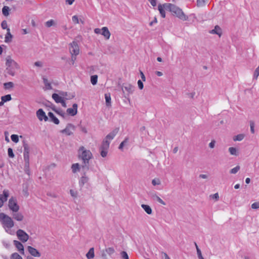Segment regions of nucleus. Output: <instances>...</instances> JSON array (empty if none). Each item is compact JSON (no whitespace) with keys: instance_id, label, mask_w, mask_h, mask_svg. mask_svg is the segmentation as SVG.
<instances>
[{"instance_id":"6ab92c4d","label":"nucleus","mask_w":259,"mask_h":259,"mask_svg":"<svg viewBox=\"0 0 259 259\" xmlns=\"http://www.w3.org/2000/svg\"><path fill=\"white\" fill-rule=\"evenodd\" d=\"M52 97L56 103H60L64 99V97L57 93L53 94Z\"/></svg>"},{"instance_id":"a19ab883","label":"nucleus","mask_w":259,"mask_h":259,"mask_svg":"<svg viewBox=\"0 0 259 259\" xmlns=\"http://www.w3.org/2000/svg\"><path fill=\"white\" fill-rule=\"evenodd\" d=\"M244 138V135L243 134H238L237 136H235L233 138V140L234 141H240L243 139Z\"/></svg>"},{"instance_id":"f03ea898","label":"nucleus","mask_w":259,"mask_h":259,"mask_svg":"<svg viewBox=\"0 0 259 259\" xmlns=\"http://www.w3.org/2000/svg\"><path fill=\"white\" fill-rule=\"evenodd\" d=\"M79 152L81 151V153L79 155L83 161L82 165H81L82 168L84 170H88L89 169V160L91 159L93 155L91 152L89 150H86L83 146H81L78 150Z\"/></svg>"},{"instance_id":"4d7b16f0","label":"nucleus","mask_w":259,"mask_h":259,"mask_svg":"<svg viewBox=\"0 0 259 259\" xmlns=\"http://www.w3.org/2000/svg\"><path fill=\"white\" fill-rule=\"evenodd\" d=\"M251 208L252 209H257L259 208V202H256L251 204Z\"/></svg>"},{"instance_id":"4c0bfd02","label":"nucleus","mask_w":259,"mask_h":259,"mask_svg":"<svg viewBox=\"0 0 259 259\" xmlns=\"http://www.w3.org/2000/svg\"><path fill=\"white\" fill-rule=\"evenodd\" d=\"M1 100H3V102L4 101L5 103L10 101L12 100V97L10 94H8L5 96H3L1 97Z\"/></svg>"},{"instance_id":"8fccbe9b","label":"nucleus","mask_w":259,"mask_h":259,"mask_svg":"<svg viewBox=\"0 0 259 259\" xmlns=\"http://www.w3.org/2000/svg\"><path fill=\"white\" fill-rule=\"evenodd\" d=\"M70 194L71 196L75 198L77 197L78 193L76 191H74V190L70 189L69 191Z\"/></svg>"},{"instance_id":"1a4fd4ad","label":"nucleus","mask_w":259,"mask_h":259,"mask_svg":"<svg viewBox=\"0 0 259 259\" xmlns=\"http://www.w3.org/2000/svg\"><path fill=\"white\" fill-rule=\"evenodd\" d=\"M71 129L74 131L75 129V126L72 123H68L64 129L60 131V133L67 136H71L73 135V133L70 131Z\"/></svg>"},{"instance_id":"f8f14e48","label":"nucleus","mask_w":259,"mask_h":259,"mask_svg":"<svg viewBox=\"0 0 259 259\" xmlns=\"http://www.w3.org/2000/svg\"><path fill=\"white\" fill-rule=\"evenodd\" d=\"M89 178L86 176L85 172H84L83 176H81L79 181V186L80 188V190L82 189L83 186L85 185L89 184Z\"/></svg>"},{"instance_id":"f257e3e1","label":"nucleus","mask_w":259,"mask_h":259,"mask_svg":"<svg viewBox=\"0 0 259 259\" xmlns=\"http://www.w3.org/2000/svg\"><path fill=\"white\" fill-rule=\"evenodd\" d=\"M163 6L166 10L169 11L172 13V15L177 17L183 21H186L188 19L182 10L176 5L170 3H164Z\"/></svg>"},{"instance_id":"0eeeda50","label":"nucleus","mask_w":259,"mask_h":259,"mask_svg":"<svg viewBox=\"0 0 259 259\" xmlns=\"http://www.w3.org/2000/svg\"><path fill=\"white\" fill-rule=\"evenodd\" d=\"M16 234L18 239L22 242H26L29 239V235L23 230H18Z\"/></svg>"},{"instance_id":"3c124183","label":"nucleus","mask_w":259,"mask_h":259,"mask_svg":"<svg viewBox=\"0 0 259 259\" xmlns=\"http://www.w3.org/2000/svg\"><path fill=\"white\" fill-rule=\"evenodd\" d=\"M8 156L10 158H14L15 156V155L14 154L13 149L11 148H9L8 149Z\"/></svg>"},{"instance_id":"f3484780","label":"nucleus","mask_w":259,"mask_h":259,"mask_svg":"<svg viewBox=\"0 0 259 259\" xmlns=\"http://www.w3.org/2000/svg\"><path fill=\"white\" fill-rule=\"evenodd\" d=\"M123 88L128 94H132L134 91L135 87L129 83H123L122 87V90Z\"/></svg>"},{"instance_id":"e433bc0d","label":"nucleus","mask_w":259,"mask_h":259,"mask_svg":"<svg viewBox=\"0 0 259 259\" xmlns=\"http://www.w3.org/2000/svg\"><path fill=\"white\" fill-rule=\"evenodd\" d=\"M72 171L73 173L76 172L77 171L79 170L80 169V166L79 164L77 163H74L71 166Z\"/></svg>"},{"instance_id":"423d86ee","label":"nucleus","mask_w":259,"mask_h":259,"mask_svg":"<svg viewBox=\"0 0 259 259\" xmlns=\"http://www.w3.org/2000/svg\"><path fill=\"white\" fill-rule=\"evenodd\" d=\"M9 207L13 212H17L19 209V206L16 198L12 197L9 201Z\"/></svg>"},{"instance_id":"4468645a","label":"nucleus","mask_w":259,"mask_h":259,"mask_svg":"<svg viewBox=\"0 0 259 259\" xmlns=\"http://www.w3.org/2000/svg\"><path fill=\"white\" fill-rule=\"evenodd\" d=\"M27 250L31 256L34 257H40L41 256V253L38 250L31 246H28Z\"/></svg>"},{"instance_id":"a211bd4d","label":"nucleus","mask_w":259,"mask_h":259,"mask_svg":"<svg viewBox=\"0 0 259 259\" xmlns=\"http://www.w3.org/2000/svg\"><path fill=\"white\" fill-rule=\"evenodd\" d=\"M48 116L49 117V120L50 121L56 124H59L60 123V121L58 118H57L55 115L53 114V113L51 112H49L48 113Z\"/></svg>"},{"instance_id":"cd10ccee","label":"nucleus","mask_w":259,"mask_h":259,"mask_svg":"<svg viewBox=\"0 0 259 259\" xmlns=\"http://www.w3.org/2000/svg\"><path fill=\"white\" fill-rule=\"evenodd\" d=\"M164 8L163 6V5L159 4L158 6V10L159 11L160 14L163 18H165V12L164 10Z\"/></svg>"},{"instance_id":"20e7f679","label":"nucleus","mask_w":259,"mask_h":259,"mask_svg":"<svg viewBox=\"0 0 259 259\" xmlns=\"http://www.w3.org/2000/svg\"><path fill=\"white\" fill-rule=\"evenodd\" d=\"M0 221L8 228H11L14 226V222L12 218L3 212L0 213Z\"/></svg>"},{"instance_id":"bb28decb","label":"nucleus","mask_w":259,"mask_h":259,"mask_svg":"<svg viewBox=\"0 0 259 259\" xmlns=\"http://www.w3.org/2000/svg\"><path fill=\"white\" fill-rule=\"evenodd\" d=\"M86 256L88 259H92L95 256L94 248V247L91 248L89 251L86 254Z\"/></svg>"},{"instance_id":"ddd939ff","label":"nucleus","mask_w":259,"mask_h":259,"mask_svg":"<svg viewBox=\"0 0 259 259\" xmlns=\"http://www.w3.org/2000/svg\"><path fill=\"white\" fill-rule=\"evenodd\" d=\"M78 105L76 103H74L72 105V108H68L66 112L68 115L74 116L77 113Z\"/></svg>"},{"instance_id":"e2e57ef3","label":"nucleus","mask_w":259,"mask_h":259,"mask_svg":"<svg viewBox=\"0 0 259 259\" xmlns=\"http://www.w3.org/2000/svg\"><path fill=\"white\" fill-rule=\"evenodd\" d=\"M140 75L142 78V80L143 81H146V77L144 74V73L142 71H140Z\"/></svg>"},{"instance_id":"052dcab7","label":"nucleus","mask_w":259,"mask_h":259,"mask_svg":"<svg viewBox=\"0 0 259 259\" xmlns=\"http://www.w3.org/2000/svg\"><path fill=\"white\" fill-rule=\"evenodd\" d=\"M72 19L73 22L75 23H79V20L77 16H73Z\"/></svg>"},{"instance_id":"72a5a7b5","label":"nucleus","mask_w":259,"mask_h":259,"mask_svg":"<svg viewBox=\"0 0 259 259\" xmlns=\"http://www.w3.org/2000/svg\"><path fill=\"white\" fill-rule=\"evenodd\" d=\"M14 68L13 67H7L6 68L7 73L11 76H14L15 74Z\"/></svg>"},{"instance_id":"393cba45","label":"nucleus","mask_w":259,"mask_h":259,"mask_svg":"<svg viewBox=\"0 0 259 259\" xmlns=\"http://www.w3.org/2000/svg\"><path fill=\"white\" fill-rule=\"evenodd\" d=\"M13 218L17 221H22L24 218L22 213L18 212L13 213Z\"/></svg>"},{"instance_id":"b1692460","label":"nucleus","mask_w":259,"mask_h":259,"mask_svg":"<svg viewBox=\"0 0 259 259\" xmlns=\"http://www.w3.org/2000/svg\"><path fill=\"white\" fill-rule=\"evenodd\" d=\"M106 105L108 107L111 106V96L109 93L105 94Z\"/></svg>"},{"instance_id":"c9c22d12","label":"nucleus","mask_w":259,"mask_h":259,"mask_svg":"<svg viewBox=\"0 0 259 259\" xmlns=\"http://www.w3.org/2000/svg\"><path fill=\"white\" fill-rule=\"evenodd\" d=\"M152 198L162 205H165L166 204L164 201H163L159 196L155 194L152 196Z\"/></svg>"},{"instance_id":"9d476101","label":"nucleus","mask_w":259,"mask_h":259,"mask_svg":"<svg viewBox=\"0 0 259 259\" xmlns=\"http://www.w3.org/2000/svg\"><path fill=\"white\" fill-rule=\"evenodd\" d=\"M36 116L40 121L44 120L45 121L49 120V117L46 115V113L42 109H39L36 111Z\"/></svg>"},{"instance_id":"6e6d98bb","label":"nucleus","mask_w":259,"mask_h":259,"mask_svg":"<svg viewBox=\"0 0 259 259\" xmlns=\"http://www.w3.org/2000/svg\"><path fill=\"white\" fill-rule=\"evenodd\" d=\"M205 4V0H197V5L198 7L204 6Z\"/></svg>"},{"instance_id":"6e6552de","label":"nucleus","mask_w":259,"mask_h":259,"mask_svg":"<svg viewBox=\"0 0 259 259\" xmlns=\"http://www.w3.org/2000/svg\"><path fill=\"white\" fill-rule=\"evenodd\" d=\"M70 45L69 51L71 55L77 56L79 52V49L77 42L73 41Z\"/></svg>"},{"instance_id":"864d4df0","label":"nucleus","mask_w":259,"mask_h":259,"mask_svg":"<svg viewBox=\"0 0 259 259\" xmlns=\"http://www.w3.org/2000/svg\"><path fill=\"white\" fill-rule=\"evenodd\" d=\"M259 76V66L255 69L254 74L253 78L256 79Z\"/></svg>"},{"instance_id":"a878e982","label":"nucleus","mask_w":259,"mask_h":259,"mask_svg":"<svg viewBox=\"0 0 259 259\" xmlns=\"http://www.w3.org/2000/svg\"><path fill=\"white\" fill-rule=\"evenodd\" d=\"M141 207L147 214H152V210L149 205L143 204L141 205Z\"/></svg>"},{"instance_id":"4be33fe9","label":"nucleus","mask_w":259,"mask_h":259,"mask_svg":"<svg viewBox=\"0 0 259 259\" xmlns=\"http://www.w3.org/2000/svg\"><path fill=\"white\" fill-rule=\"evenodd\" d=\"M13 35L10 32V28L7 29V32L5 36V41L6 43H9L12 41L13 38Z\"/></svg>"},{"instance_id":"412c9836","label":"nucleus","mask_w":259,"mask_h":259,"mask_svg":"<svg viewBox=\"0 0 259 259\" xmlns=\"http://www.w3.org/2000/svg\"><path fill=\"white\" fill-rule=\"evenodd\" d=\"M101 34L103 35L106 39H109L110 36V32L107 27H103L102 29Z\"/></svg>"},{"instance_id":"2f4dec72","label":"nucleus","mask_w":259,"mask_h":259,"mask_svg":"<svg viewBox=\"0 0 259 259\" xmlns=\"http://www.w3.org/2000/svg\"><path fill=\"white\" fill-rule=\"evenodd\" d=\"M9 196V191L4 190L3 191V196L1 197L2 200L4 201V203L7 200Z\"/></svg>"},{"instance_id":"58836bf2","label":"nucleus","mask_w":259,"mask_h":259,"mask_svg":"<svg viewBox=\"0 0 259 259\" xmlns=\"http://www.w3.org/2000/svg\"><path fill=\"white\" fill-rule=\"evenodd\" d=\"M98 81V75H93L91 76V82L92 84L94 85H96Z\"/></svg>"},{"instance_id":"c85d7f7f","label":"nucleus","mask_w":259,"mask_h":259,"mask_svg":"<svg viewBox=\"0 0 259 259\" xmlns=\"http://www.w3.org/2000/svg\"><path fill=\"white\" fill-rule=\"evenodd\" d=\"M54 111L56 114L62 116L63 118L66 117L65 113L63 112V111L60 108H57L56 107L55 109H54Z\"/></svg>"},{"instance_id":"7c9ffc66","label":"nucleus","mask_w":259,"mask_h":259,"mask_svg":"<svg viewBox=\"0 0 259 259\" xmlns=\"http://www.w3.org/2000/svg\"><path fill=\"white\" fill-rule=\"evenodd\" d=\"M42 80H43V82H44V83L45 85L46 89L47 90H52V87L51 83H50L48 82V79L46 78L45 77H42Z\"/></svg>"},{"instance_id":"ea45409f","label":"nucleus","mask_w":259,"mask_h":259,"mask_svg":"<svg viewBox=\"0 0 259 259\" xmlns=\"http://www.w3.org/2000/svg\"><path fill=\"white\" fill-rule=\"evenodd\" d=\"M14 87V83L12 82H8L4 83V87L6 90H9Z\"/></svg>"},{"instance_id":"774afa93","label":"nucleus","mask_w":259,"mask_h":259,"mask_svg":"<svg viewBox=\"0 0 259 259\" xmlns=\"http://www.w3.org/2000/svg\"><path fill=\"white\" fill-rule=\"evenodd\" d=\"M148 1L150 2V3L151 4V5L152 6H153V7L156 6V0H148Z\"/></svg>"},{"instance_id":"bf43d9fd","label":"nucleus","mask_w":259,"mask_h":259,"mask_svg":"<svg viewBox=\"0 0 259 259\" xmlns=\"http://www.w3.org/2000/svg\"><path fill=\"white\" fill-rule=\"evenodd\" d=\"M212 199H215V200H218L219 198V194L218 193H216L213 195H211L210 196Z\"/></svg>"},{"instance_id":"473e14b6","label":"nucleus","mask_w":259,"mask_h":259,"mask_svg":"<svg viewBox=\"0 0 259 259\" xmlns=\"http://www.w3.org/2000/svg\"><path fill=\"white\" fill-rule=\"evenodd\" d=\"M228 150L230 153L232 155L238 156L239 155L238 152L235 147H230Z\"/></svg>"},{"instance_id":"c03bdc74","label":"nucleus","mask_w":259,"mask_h":259,"mask_svg":"<svg viewBox=\"0 0 259 259\" xmlns=\"http://www.w3.org/2000/svg\"><path fill=\"white\" fill-rule=\"evenodd\" d=\"M120 254L121 259H129L128 255L126 251H122Z\"/></svg>"},{"instance_id":"5701e85b","label":"nucleus","mask_w":259,"mask_h":259,"mask_svg":"<svg viewBox=\"0 0 259 259\" xmlns=\"http://www.w3.org/2000/svg\"><path fill=\"white\" fill-rule=\"evenodd\" d=\"M210 33L217 34L220 36L222 35V30L220 26L216 25L213 29L210 31Z\"/></svg>"},{"instance_id":"a18cd8bd","label":"nucleus","mask_w":259,"mask_h":259,"mask_svg":"<svg viewBox=\"0 0 259 259\" xmlns=\"http://www.w3.org/2000/svg\"><path fill=\"white\" fill-rule=\"evenodd\" d=\"M105 251L110 255L115 252V250L113 247H108L105 249Z\"/></svg>"},{"instance_id":"5fc2aeb1","label":"nucleus","mask_w":259,"mask_h":259,"mask_svg":"<svg viewBox=\"0 0 259 259\" xmlns=\"http://www.w3.org/2000/svg\"><path fill=\"white\" fill-rule=\"evenodd\" d=\"M143 81L140 79L138 81V85L140 90H142L144 88Z\"/></svg>"},{"instance_id":"9b49d317","label":"nucleus","mask_w":259,"mask_h":259,"mask_svg":"<svg viewBox=\"0 0 259 259\" xmlns=\"http://www.w3.org/2000/svg\"><path fill=\"white\" fill-rule=\"evenodd\" d=\"M6 65L7 67H13L18 68V64L13 60H12L10 56H8L6 58Z\"/></svg>"},{"instance_id":"13d9d810","label":"nucleus","mask_w":259,"mask_h":259,"mask_svg":"<svg viewBox=\"0 0 259 259\" xmlns=\"http://www.w3.org/2000/svg\"><path fill=\"white\" fill-rule=\"evenodd\" d=\"M197 253L199 259H204L203 257L202 256L201 251L199 248H197Z\"/></svg>"},{"instance_id":"0e129e2a","label":"nucleus","mask_w":259,"mask_h":259,"mask_svg":"<svg viewBox=\"0 0 259 259\" xmlns=\"http://www.w3.org/2000/svg\"><path fill=\"white\" fill-rule=\"evenodd\" d=\"M250 131L252 134H253L254 133V125L253 122H251L250 124Z\"/></svg>"},{"instance_id":"338daca9","label":"nucleus","mask_w":259,"mask_h":259,"mask_svg":"<svg viewBox=\"0 0 259 259\" xmlns=\"http://www.w3.org/2000/svg\"><path fill=\"white\" fill-rule=\"evenodd\" d=\"M162 254L163 255L162 257L163 259H170L166 253L162 252Z\"/></svg>"},{"instance_id":"2eb2a0df","label":"nucleus","mask_w":259,"mask_h":259,"mask_svg":"<svg viewBox=\"0 0 259 259\" xmlns=\"http://www.w3.org/2000/svg\"><path fill=\"white\" fill-rule=\"evenodd\" d=\"M119 131L118 128H116L114 129L111 132H110L109 134H108L105 139V140L110 141L113 139L116 134L118 133Z\"/></svg>"},{"instance_id":"39448f33","label":"nucleus","mask_w":259,"mask_h":259,"mask_svg":"<svg viewBox=\"0 0 259 259\" xmlns=\"http://www.w3.org/2000/svg\"><path fill=\"white\" fill-rule=\"evenodd\" d=\"M110 142L104 140L100 147V154L102 157H106L109 148Z\"/></svg>"},{"instance_id":"aec40b11","label":"nucleus","mask_w":259,"mask_h":259,"mask_svg":"<svg viewBox=\"0 0 259 259\" xmlns=\"http://www.w3.org/2000/svg\"><path fill=\"white\" fill-rule=\"evenodd\" d=\"M59 94L64 98L65 100H69L72 98H73L75 97V94H70L66 92L63 91H60L59 92Z\"/></svg>"},{"instance_id":"de8ad7c7","label":"nucleus","mask_w":259,"mask_h":259,"mask_svg":"<svg viewBox=\"0 0 259 259\" xmlns=\"http://www.w3.org/2000/svg\"><path fill=\"white\" fill-rule=\"evenodd\" d=\"M11 140L14 143H17L19 141V137L17 135L13 134L11 136Z\"/></svg>"},{"instance_id":"69168bd1","label":"nucleus","mask_w":259,"mask_h":259,"mask_svg":"<svg viewBox=\"0 0 259 259\" xmlns=\"http://www.w3.org/2000/svg\"><path fill=\"white\" fill-rule=\"evenodd\" d=\"M160 181L159 180L157 181L155 180V179H153L152 181V184L153 186H156L157 185H159L160 184Z\"/></svg>"},{"instance_id":"79ce46f5","label":"nucleus","mask_w":259,"mask_h":259,"mask_svg":"<svg viewBox=\"0 0 259 259\" xmlns=\"http://www.w3.org/2000/svg\"><path fill=\"white\" fill-rule=\"evenodd\" d=\"M10 259H23L18 253L14 252L11 255Z\"/></svg>"},{"instance_id":"c756f323","label":"nucleus","mask_w":259,"mask_h":259,"mask_svg":"<svg viewBox=\"0 0 259 259\" xmlns=\"http://www.w3.org/2000/svg\"><path fill=\"white\" fill-rule=\"evenodd\" d=\"M43 105L47 107H50L53 111H54V109L56 108V106L54 104H53L52 102L47 100L45 102H43Z\"/></svg>"},{"instance_id":"603ef678","label":"nucleus","mask_w":259,"mask_h":259,"mask_svg":"<svg viewBox=\"0 0 259 259\" xmlns=\"http://www.w3.org/2000/svg\"><path fill=\"white\" fill-rule=\"evenodd\" d=\"M1 27L3 29H7L9 28L8 27L7 22L6 20H4L2 21L1 23Z\"/></svg>"},{"instance_id":"49530a36","label":"nucleus","mask_w":259,"mask_h":259,"mask_svg":"<svg viewBox=\"0 0 259 259\" xmlns=\"http://www.w3.org/2000/svg\"><path fill=\"white\" fill-rule=\"evenodd\" d=\"M55 24V21L53 19H51L46 22L45 25L47 27H50L54 25Z\"/></svg>"},{"instance_id":"7ed1b4c3","label":"nucleus","mask_w":259,"mask_h":259,"mask_svg":"<svg viewBox=\"0 0 259 259\" xmlns=\"http://www.w3.org/2000/svg\"><path fill=\"white\" fill-rule=\"evenodd\" d=\"M23 147H24L23 158L24 161V170L25 174L28 176L30 175L29 168V153L30 147L26 141H23Z\"/></svg>"},{"instance_id":"680f3d73","label":"nucleus","mask_w":259,"mask_h":259,"mask_svg":"<svg viewBox=\"0 0 259 259\" xmlns=\"http://www.w3.org/2000/svg\"><path fill=\"white\" fill-rule=\"evenodd\" d=\"M215 141L213 140L211 141V142L209 144V147L210 148H213L214 147V146H215Z\"/></svg>"},{"instance_id":"f704fd0d","label":"nucleus","mask_w":259,"mask_h":259,"mask_svg":"<svg viewBox=\"0 0 259 259\" xmlns=\"http://www.w3.org/2000/svg\"><path fill=\"white\" fill-rule=\"evenodd\" d=\"M10 11V9L8 6H4L2 9V13L5 16H8L9 15V12Z\"/></svg>"},{"instance_id":"dca6fc26","label":"nucleus","mask_w":259,"mask_h":259,"mask_svg":"<svg viewBox=\"0 0 259 259\" xmlns=\"http://www.w3.org/2000/svg\"><path fill=\"white\" fill-rule=\"evenodd\" d=\"M14 245L17 248V249L19 251L21 254H24V248L22 243L17 240H14L13 241Z\"/></svg>"},{"instance_id":"37998d69","label":"nucleus","mask_w":259,"mask_h":259,"mask_svg":"<svg viewBox=\"0 0 259 259\" xmlns=\"http://www.w3.org/2000/svg\"><path fill=\"white\" fill-rule=\"evenodd\" d=\"M128 138L126 137L124 139V140L120 144V145L118 147L119 149L121 150L123 148V147H124V146L125 145V144L128 142Z\"/></svg>"},{"instance_id":"09e8293b","label":"nucleus","mask_w":259,"mask_h":259,"mask_svg":"<svg viewBox=\"0 0 259 259\" xmlns=\"http://www.w3.org/2000/svg\"><path fill=\"white\" fill-rule=\"evenodd\" d=\"M240 168V166L237 165L236 167L231 169L230 172L231 174H235L239 170Z\"/></svg>"}]
</instances>
